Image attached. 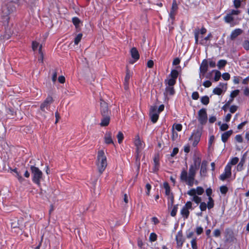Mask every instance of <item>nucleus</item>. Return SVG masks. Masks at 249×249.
<instances>
[{
  "instance_id": "f257e3e1",
  "label": "nucleus",
  "mask_w": 249,
  "mask_h": 249,
  "mask_svg": "<svg viewBox=\"0 0 249 249\" xmlns=\"http://www.w3.org/2000/svg\"><path fill=\"white\" fill-rule=\"evenodd\" d=\"M200 163L201 159L200 158L197 157L194 158L193 163L190 166L188 173L185 169L182 170L180 175V180L186 182L190 187L193 186L194 184H198V181L195 180V176Z\"/></svg>"
},
{
  "instance_id": "f03ea898",
  "label": "nucleus",
  "mask_w": 249,
  "mask_h": 249,
  "mask_svg": "<svg viewBox=\"0 0 249 249\" xmlns=\"http://www.w3.org/2000/svg\"><path fill=\"white\" fill-rule=\"evenodd\" d=\"M107 164V157L104 151L103 150H99L97 154L96 165L100 174L105 171Z\"/></svg>"
},
{
  "instance_id": "7ed1b4c3",
  "label": "nucleus",
  "mask_w": 249,
  "mask_h": 249,
  "mask_svg": "<svg viewBox=\"0 0 249 249\" xmlns=\"http://www.w3.org/2000/svg\"><path fill=\"white\" fill-rule=\"evenodd\" d=\"M31 171L33 176V181L38 186L40 185V180L42 178L43 173L38 167L32 165Z\"/></svg>"
},
{
  "instance_id": "20e7f679",
  "label": "nucleus",
  "mask_w": 249,
  "mask_h": 249,
  "mask_svg": "<svg viewBox=\"0 0 249 249\" xmlns=\"http://www.w3.org/2000/svg\"><path fill=\"white\" fill-rule=\"evenodd\" d=\"M135 145L136 147V160H140V153L144 147V143L141 141L140 137L137 135L136 136L135 140L134 141Z\"/></svg>"
},
{
  "instance_id": "39448f33",
  "label": "nucleus",
  "mask_w": 249,
  "mask_h": 249,
  "mask_svg": "<svg viewBox=\"0 0 249 249\" xmlns=\"http://www.w3.org/2000/svg\"><path fill=\"white\" fill-rule=\"evenodd\" d=\"M201 129L202 128L194 131L189 138V141H193L192 144L194 147L196 146L200 141L201 136Z\"/></svg>"
},
{
  "instance_id": "423d86ee",
  "label": "nucleus",
  "mask_w": 249,
  "mask_h": 249,
  "mask_svg": "<svg viewBox=\"0 0 249 249\" xmlns=\"http://www.w3.org/2000/svg\"><path fill=\"white\" fill-rule=\"evenodd\" d=\"M197 119L200 124L204 125L208 120L207 113L205 108H201L198 111Z\"/></svg>"
},
{
  "instance_id": "0eeeda50",
  "label": "nucleus",
  "mask_w": 249,
  "mask_h": 249,
  "mask_svg": "<svg viewBox=\"0 0 249 249\" xmlns=\"http://www.w3.org/2000/svg\"><path fill=\"white\" fill-rule=\"evenodd\" d=\"M192 209V203L191 201H187L180 211V214L184 219H187L189 217V210Z\"/></svg>"
},
{
  "instance_id": "6e6552de",
  "label": "nucleus",
  "mask_w": 249,
  "mask_h": 249,
  "mask_svg": "<svg viewBox=\"0 0 249 249\" xmlns=\"http://www.w3.org/2000/svg\"><path fill=\"white\" fill-rule=\"evenodd\" d=\"M100 112L102 116L110 115V114L108 104L102 99H100Z\"/></svg>"
},
{
  "instance_id": "1a4fd4ad",
  "label": "nucleus",
  "mask_w": 249,
  "mask_h": 249,
  "mask_svg": "<svg viewBox=\"0 0 249 249\" xmlns=\"http://www.w3.org/2000/svg\"><path fill=\"white\" fill-rule=\"evenodd\" d=\"M159 113L157 111V107L152 106L150 109V116L152 122L155 123L158 120L159 117Z\"/></svg>"
},
{
  "instance_id": "9d476101",
  "label": "nucleus",
  "mask_w": 249,
  "mask_h": 249,
  "mask_svg": "<svg viewBox=\"0 0 249 249\" xmlns=\"http://www.w3.org/2000/svg\"><path fill=\"white\" fill-rule=\"evenodd\" d=\"M53 102V98L51 96H48L40 105V108L41 111L45 112L46 110H48L49 109L50 106Z\"/></svg>"
},
{
  "instance_id": "9b49d317",
  "label": "nucleus",
  "mask_w": 249,
  "mask_h": 249,
  "mask_svg": "<svg viewBox=\"0 0 249 249\" xmlns=\"http://www.w3.org/2000/svg\"><path fill=\"white\" fill-rule=\"evenodd\" d=\"M23 222V219L22 218H20V219H17L15 218V219L11 220V226L12 228H19L20 230L23 229V225L22 223Z\"/></svg>"
},
{
  "instance_id": "f8f14e48",
  "label": "nucleus",
  "mask_w": 249,
  "mask_h": 249,
  "mask_svg": "<svg viewBox=\"0 0 249 249\" xmlns=\"http://www.w3.org/2000/svg\"><path fill=\"white\" fill-rule=\"evenodd\" d=\"M231 175V167H230L229 165H227L225 167L224 173L220 176L219 179L224 181L227 178H230Z\"/></svg>"
},
{
  "instance_id": "ddd939ff",
  "label": "nucleus",
  "mask_w": 249,
  "mask_h": 249,
  "mask_svg": "<svg viewBox=\"0 0 249 249\" xmlns=\"http://www.w3.org/2000/svg\"><path fill=\"white\" fill-rule=\"evenodd\" d=\"M12 5V3L8 5H4L2 6L1 12L2 16L7 17L14 10V7H10Z\"/></svg>"
},
{
  "instance_id": "4468645a",
  "label": "nucleus",
  "mask_w": 249,
  "mask_h": 249,
  "mask_svg": "<svg viewBox=\"0 0 249 249\" xmlns=\"http://www.w3.org/2000/svg\"><path fill=\"white\" fill-rule=\"evenodd\" d=\"M176 240L177 242V246L179 248L182 247L185 241V239L183 237V233L181 231H179L177 232V234L176 236Z\"/></svg>"
},
{
  "instance_id": "2eb2a0df",
  "label": "nucleus",
  "mask_w": 249,
  "mask_h": 249,
  "mask_svg": "<svg viewBox=\"0 0 249 249\" xmlns=\"http://www.w3.org/2000/svg\"><path fill=\"white\" fill-rule=\"evenodd\" d=\"M178 7L176 0L173 1L172 8L169 13V16L172 19L175 18V16L176 14V12L178 10Z\"/></svg>"
},
{
  "instance_id": "dca6fc26",
  "label": "nucleus",
  "mask_w": 249,
  "mask_h": 249,
  "mask_svg": "<svg viewBox=\"0 0 249 249\" xmlns=\"http://www.w3.org/2000/svg\"><path fill=\"white\" fill-rule=\"evenodd\" d=\"M243 30L240 28H237L233 30L230 35V38L231 40H234L238 36L241 35Z\"/></svg>"
},
{
  "instance_id": "f3484780",
  "label": "nucleus",
  "mask_w": 249,
  "mask_h": 249,
  "mask_svg": "<svg viewBox=\"0 0 249 249\" xmlns=\"http://www.w3.org/2000/svg\"><path fill=\"white\" fill-rule=\"evenodd\" d=\"M206 29L205 28H202L200 31L198 30H196L194 32L195 38V43L197 44L198 43V37L199 34L204 35L206 33Z\"/></svg>"
},
{
  "instance_id": "a211bd4d",
  "label": "nucleus",
  "mask_w": 249,
  "mask_h": 249,
  "mask_svg": "<svg viewBox=\"0 0 249 249\" xmlns=\"http://www.w3.org/2000/svg\"><path fill=\"white\" fill-rule=\"evenodd\" d=\"M226 85H227L226 84L220 83L219 85L220 87H216L214 88L213 89V92L214 94H216L218 95H221L223 92L222 89H224V88L226 89Z\"/></svg>"
},
{
  "instance_id": "6ab92c4d",
  "label": "nucleus",
  "mask_w": 249,
  "mask_h": 249,
  "mask_svg": "<svg viewBox=\"0 0 249 249\" xmlns=\"http://www.w3.org/2000/svg\"><path fill=\"white\" fill-rule=\"evenodd\" d=\"M160 158L159 155L157 154L155 156L154 158V166L153 168V171L154 172H156L159 170V166H160Z\"/></svg>"
},
{
  "instance_id": "aec40b11",
  "label": "nucleus",
  "mask_w": 249,
  "mask_h": 249,
  "mask_svg": "<svg viewBox=\"0 0 249 249\" xmlns=\"http://www.w3.org/2000/svg\"><path fill=\"white\" fill-rule=\"evenodd\" d=\"M104 141L107 144L111 143L114 144L111 132H107L106 133L104 137Z\"/></svg>"
},
{
  "instance_id": "412c9836",
  "label": "nucleus",
  "mask_w": 249,
  "mask_h": 249,
  "mask_svg": "<svg viewBox=\"0 0 249 249\" xmlns=\"http://www.w3.org/2000/svg\"><path fill=\"white\" fill-rule=\"evenodd\" d=\"M10 170L11 173H14V176L18 178V179L20 183H22L24 181V179L22 178L21 175L18 171V170L17 168H15L14 169L10 168Z\"/></svg>"
},
{
  "instance_id": "4be33fe9",
  "label": "nucleus",
  "mask_w": 249,
  "mask_h": 249,
  "mask_svg": "<svg viewBox=\"0 0 249 249\" xmlns=\"http://www.w3.org/2000/svg\"><path fill=\"white\" fill-rule=\"evenodd\" d=\"M103 118L101 119L100 125L102 126H106L108 125L110 122L109 115L102 116Z\"/></svg>"
},
{
  "instance_id": "5701e85b",
  "label": "nucleus",
  "mask_w": 249,
  "mask_h": 249,
  "mask_svg": "<svg viewBox=\"0 0 249 249\" xmlns=\"http://www.w3.org/2000/svg\"><path fill=\"white\" fill-rule=\"evenodd\" d=\"M208 68V65L207 63V61L206 60H204L200 67V72L202 73L203 74H204L207 71Z\"/></svg>"
},
{
  "instance_id": "b1692460",
  "label": "nucleus",
  "mask_w": 249,
  "mask_h": 249,
  "mask_svg": "<svg viewBox=\"0 0 249 249\" xmlns=\"http://www.w3.org/2000/svg\"><path fill=\"white\" fill-rule=\"evenodd\" d=\"M207 173V162L203 161L200 168V174L201 176H205Z\"/></svg>"
},
{
  "instance_id": "393cba45",
  "label": "nucleus",
  "mask_w": 249,
  "mask_h": 249,
  "mask_svg": "<svg viewBox=\"0 0 249 249\" xmlns=\"http://www.w3.org/2000/svg\"><path fill=\"white\" fill-rule=\"evenodd\" d=\"M232 133V131L231 130L226 131L223 133L221 135V140L223 142H226L229 138L231 136V135Z\"/></svg>"
},
{
  "instance_id": "a878e982",
  "label": "nucleus",
  "mask_w": 249,
  "mask_h": 249,
  "mask_svg": "<svg viewBox=\"0 0 249 249\" xmlns=\"http://www.w3.org/2000/svg\"><path fill=\"white\" fill-rule=\"evenodd\" d=\"M130 53L131 56L133 58H134L136 60H137L139 59L140 55L138 50L136 48H132L130 51Z\"/></svg>"
},
{
  "instance_id": "bb28decb",
  "label": "nucleus",
  "mask_w": 249,
  "mask_h": 249,
  "mask_svg": "<svg viewBox=\"0 0 249 249\" xmlns=\"http://www.w3.org/2000/svg\"><path fill=\"white\" fill-rule=\"evenodd\" d=\"M212 35L211 33H209L207 36H206L203 39H202L200 41L199 43L203 45H207V41L210 40V38H211Z\"/></svg>"
},
{
  "instance_id": "cd10ccee",
  "label": "nucleus",
  "mask_w": 249,
  "mask_h": 249,
  "mask_svg": "<svg viewBox=\"0 0 249 249\" xmlns=\"http://www.w3.org/2000/svg\"><path fill=\"white\" fill-rule=\"evenodd\" d=\"M245 162V159L244 157H243L241 159L239 163L237 164L236 166V169L238 171H241L243 169V166Z\"/></svg>"
},
{
  "instance_id": "c85d7f7f",
  "label": "nucleus",
  "mask_w": 249,
  "mask_h": 249,
  "mask_svg": "<svg viewBox=\"0 0 249 249\" xmlns=\"http://www.w3.org/2000/svg\"><path fill=\"white\" fill-rule=\"evenodd\" d=\"M224 21L227 23H230L234 20L233 16L228 13L224 18Z\"/></svg>"
},
{
  "instance_id": "c756f323",
  "label": "nucleus",
  "mask_w": 249,
  "mask_h": 249,
  "mask_svg": "<svg viewBox=\"0 0 249 249\" xmlns=\"http://www.w3.org/2000/svg\"><path fill=\"white\" fill-rule=\"evenodd\" d=\"M163 187L165 191V195L167 196L172 195V193L170 192V187L167 182H164L163 183Z\"/></svg>"
},
{
  "instance_id": "7c9ffc66",
  "label": "nucleus",
  "mask_w": 249,
  "mask_h": 249,
  "mask_svg": "<svg viewBox=\"0 0 249 249\" xmlns=\"http://www.w3.org/2000/svg\"><path fill=\"white\" fill-rule=\"evenodd\" d=\"M175 90L173 87L166 86L165 88V93L167 95H172L174 94Z\"/></svg>"
},
{
  "instance_id": "2f4dec72",
  "label": "nucleus",
  "mask_w": 249,
  "mask_h": 249,
  "mask_svg": "<svg viewBox=\"0 0 249 249\" xmlns=\"http://www.w3.org/2000/svg\"><path fill=\"white\" fill-rule=\"evenodd\" d=\"M176 80L173 78H170L169 79H166L165 80V83L166 86H171L173 87L174 85L176 84Z\"/></svg>"
},
{
  "instance_id": "473e14b6",
  "label": "nucleus",
  "mask_w": 249,
  "mask_h": 249,
  "mask_svg": "<svg viewBox=\"0 0 249 249\" xmlns=\"http://www.w3.org/2000/svg\"><path fill=\"white\" fill-rule=\"evenodd\" d=\"M197 238L196 237H193L191 241V244L192 249H198L197 245Z\"/></svg>"
},
{
  "instance_id": "72a5a7b5",
  "label": "nucleus",
  "mask_w": 249,
  "mask_h": 249,
  "mask_svg": "<svg viewBox=\"0 0 249 249\" xmlns=\"http://www.w3.org/2000/svg\"><path fill=\"white\" fill-rule=\"evenodd\" d=\"M239 161V159L237 157H234L232 158L231 160L228 162L227 165H229L230 167H231V165H234L236 164Z\"/></svg>"
},
{
  "instance_id": "f704fd0d",
  "label": "nucleus",
  "mask_w": 249,
  "mask_h": 249,
  "mask_svg": "<svg viewBox=\"0 0 249 249\" xmlns=\"http://www.w3.org/2000/svg\"><path fill=\"white\" fill-rule=\"evenodd\" d=\"M209 201L207 203V208L208 209H211L214 207V201L213 199L211 197V196H210L208 198Z\"/></svg>"
},
{
  "instance_id": "c9c22d12",
  "label": "nucleus",
  "mask_w": 249,
  "mask_h": 249,
  "mask_svg": "<svg viewBox=\"0 0 249 249\" xmlns=\"http://www.w3.org/2000/svg\"><path fill=\"white\" fill-rule=\"evenodd\" d=\"M38 53L40 55L38 57V60L39 62L43 63V53L42 51V45H40L39 47Z\"/></svg>"
},
{
  "instance_id": "e433bc0d",
  "label": "nucleus",
  "mask_w": 249,
  "mask_h": 249,
  "mask_svg": "<svg viewBox=\"0 0 249 249\" xmlns=\"http://www.w3.org/2000/svg\"><path fill=\"white\" fill-rule=\"evenodd\" d=\"M178 75V71L176 70H172L171 73L170 74V76H171V78L174 79L176 80Z\"/></svg>"
},
{
  "instance_id": "4c0bfd02",
  "label": "nucleus",
  "mask_w": 249,
  "mask_h": 249,
  "mask_svg": "<svg viewBox=\"0 0 249 249\" xmlns=\"http://www.w3.org/2000/svg\"><path fill=\"white\" fill-rule=\"evenodd\" d=\"M168 198V207H171L173 206L174 203V196L173 194L167 196Z\"/></svg>"
},
{
  "instance_id": "58836bf2",
  "label": "nucleus",
  "mask_w": 249,
  "mask_h": 249,
  "mask_svg": "<svg viewBox=\"0 0 249 249\" xmlns=\"http://www.w3.org/2000/svg\"><path fill=\"white\" fill-rule=\"evenodd\" d=\"M72 21L73 24L75 25L76 28H77L79 26V24L81 22L79 18L77 17H74L72 18Z\"/></svg>"
},
{
  "instance_id": "ea45409f",
  "label": "nucleus",
  "mask_w": 249,
  "mask_h": 249,
  "mask_svg": "<svg viewBox=\"0 0 249 249\" xmlns=\"http://www.w3.org/2000/svg\"><path fill=\"white\" fill-rule=\"evenodd\" d=\"M209 98L207 96H204L201 97V102L205 105H207L209 103Z\"/></svg>"
},
{
  "instance_id": "a19ab883",
  "label": "nucleus",
  "mask_w": 249,
  "mask_h": 249,
  "mask_svg": "<svg viewBox=\"0 0 249 249\" xmlns=\"http://www.w3.org/2000/svg\"><path fill=\"white\" fill-rule=\"evenodd\" d=\"M82 36L83 35L81 33L77 35V36L74 38V43L75 45H77L81 41Z\"/></svg>"
},
{
  "instance_id": "79ce46f5",
  "label": "nucleus",
  "mask_w": 249,
  "mask_h": 249,
  "mask_svg": "<svg viewBox=\"0 0 249 249\" xmlns=\"http://www.w3.org/2000/svg\"><path fill=\"white\" fill-rule=\"evenodd\" d=\"M226 64V60L223 59L220 60L217 63V66L219 69H220L221 68L224 67Z\"/></svg>"
},
{
  "instance_id": "37998d69",
  "label": "nucleus",
  "mask_w": 249,
  "mask_h": 249,
  "mask_svg": "<svg viewBox=\"0 0 249 249\" xmlns=\"http://www.w3.org/2000/svg\"><path fill=\"white\" fill-rule=\"evenodd\" d=\"M157 235L155 233L152 232L150 233L149 236V240L150 242H154L157 240Z\"/></svg>"
},
{
  "instance_id": "c03bdc74",
  "label": "nucleus",
  "mask_w": 249,
  "mask_h": 249,
  "mask_svg": "<svg viewBox=\"0 0 249 249\" xmlns=\"http://www.w3.org/2000/svg\"><path fill=\"white\" fill-rule=\"evenodd\" d=\"M221 76V72L218 71H215V75L214 77V80L215 81H218Z\"/></svg>"
},
{
  "instance_id": "a18cd8bd",
  "label": "nucleus",
  "mask_w": 249,
  "mask_h": 249,
  "mask_svg": "<svg viewBox=\"0 0 249 249\" xmlns=\"http://www.w3.org/2000/svg\"><path fill=\"white\" fill-rule=\"evenodd\" d=\"M220 191L222 194L225 195L228 191V188L226 186L223 185L220 187Z\"/></svg>"
},
{
  "instance_id": "49530a36",
  "label": "nucleus",
  "mask_w": 249,
  "mask_h": 249,
  "mask_svg": "<svg viewBox=\"0 0 249 249\" xmlns=\"http://www.w3.org/2000/svg\"><path fill=\"white\" fill-rule=\"evenodd\" d=\"M118 141L119 143H121L124 139V135L121 132H119L117 135Z\"/></svg>"
},
{
  "instance_id": "de8ad7c7",
  "label": "nucleus",
  "mask_w": 249,
  "mask_h": 249,
  "mask_svg": "<svg viewBox=\"0 0 249 249\" xmlns=\"http://www.w3.org/2000/svg\"><path fill=\"white\" fill-rule=\"evenodd\" d=\"M207 205L205 202H200L199 205V208L201 211H205L206 210Z\"/></svg>"
},
{
  "instance_id": "09e8293b",
  "label": "nucleus",
  "mask_w": 249,
  "mask_h": 249,
  "mask_svg": "<svg viewBox=\"0 0 249 249\" xmlns=\"http://www.w3.org/2000/svg\"><path fill=\"white\" fill-rule=\"evenodd\" d=\"M191 199L192 201H194L195 202H196L197 204L200 203L201 200V197H199L197 196H194V197H193Z\"/></svg>"
},
{
  "instance_id": "8fccbe9b",
  "label": "nucleus",
  "mask_w": 249,
  "mask_h": 249,
  "mask_svg": "<svg viewBox=\"0 0 249 249\" xmlns=\"http://www.w3.org/2000/svg\"><path fill=\"white\" fill-rule=\"evenodd\" d=\"M178 211V205H175L171 212V215L172 216H176Z\"/></svg>"
},
{
  "instance_id": "3c124183",
  "label": "nucleus",
  "mask_w": 249,
  "mask_h": 249,
  "mask_svg": "<svg viewBox=\"0 0 249 249\" xmlns=\"http://www.w3.org/2000/svg\"><path fill=\"white\" fill-rule=\"evenodd\" d=\"M238 108V107L237 106L232 105L230 107V111L231 113H234L237 111Z\"/></svg>"
},
{
  "instance_id": "603ef678",
  "label": "nucleus",
  "mask_w": 249,
  "mask_h": 249,
  "mask_svg": "<svg viewBox=\"0 0 249 249\" xmlns=\"http://www.w3.org/2000/svg\"><path fill=\"white\" fill-rule=\"evenodd\" d=\"M239 92V90L238 89L234 90L232 91L231 93L230 97L233 99L234 97H235L236 96H237L238 95Z\"/></svg>"
},
{
  "instance_id": "864d4df0",
  "label": "nucleus",
  "mask_w": 249,
  "mask_h": 249,
  "mask_svg": "<svg viewBox=\"0 0 249 249\" xmlns=\"http://www.w3.org/2000/svg\"><path fill=\"white\" fill-rule=\"evenodd\" d=\"M196 191V194L198 195H201L204 193V189L201 187H197Z\"/></svg>"
},
{
  "instance_id": "5fc2aeb1",
  "label": "nucleus",
  "mask_w": 249,
  "mask_h": 249,
  "mask_svg": "<svg viewBox=\"0 0 249 249\" xmlns=\"http://www.w3.org/2000/svg\"><path fill=\"white\" fill-rule=\"evenodd\" d=\"M41 45H39V43L36 41H33L32 42V49L33 51H35L36 50L37 47L40 46Z\"/></svg>"
},
{
  "instance_id": "6e6d98bb",
  "label": "nucleus",
  "mask_w": 249,
  "mask_h": 249,
  "mask_svg": "<svg viewBox=\"0 0 249 249\" xmlns=\"http://www.w3.org/2000/svg\"><path fill=\"white\" fill-rule=\"evenodd\" d=\"M241 3V0H234L233 5L236 8H238L240 7Z\"/></svg>"
},
{
  "instance_id": "4d7b16f0",
  "label": "nucleus",
  "mask_w": 249,
  "mask_h": 249,
  "mask_svg": "<svg viewBox=\"0 0 249 249\" xmlns=\"http://www.w3.org/2000/svg\"><path fill=\"white\" fill-rule=\"evenodd\" d=\"M187 194L189 195V196H192L193 197H194V196H196V189L193 188V189H191V190H190Z\"/></svg>"
},
{
  "instance_id": "13d9d810",
  "label": "nucleus",
  "mask_w": 249,
  "mask_h": 249,
  "mask_svg": "<svg viewBox=\"0 0 249 249\" xmlns=\"http://www.w3.org/2000/svg\"><path fill=\"white\" fill-rule=\"evenodd\" d=\"M52 81L55 82L57 79V71L55 70H53Z\"/></svg>"
},
{
  "instance_id": "bf43d9fd",
  "label": "nucleus",
  "mask_w": 249,
  "mask_h": 249,
  "mask_svg": "<svg viewBox=\"0 0 249 249\" xmlns=\"http://www.w3.org/2000/svg\"><path fill=\"white\" fill-rule=\"evenodd\" d=\"M240 13V11L238 10H231L230 11L229 14H231V16L238 15Z\"/></svg>"
},
{
  "instance_id": "052dcab7",
  "label": "nucleus",
  "mask_w": 249,
  "mask_h": 249,
  "mask_svg": "<svg viewBox=\"0 0 249 249\" xmlns=\"http://www.w3.org/2000/svg\"><path fill=\"white\" fill-rule=\"evenodd\" d=\"M244 48L246 50H249V41L245 40L243 43Z\"/></svg>"
},
{
  "instance_id": "680f3d73",
  "label": "nucleus",
  "mask_w": 249,
  "mask_h": 249,
  "mask_svg": "<svg viewBox=\"0 0 249 249\" xmlns=\"http://www.w3.org/2000/svg\"><path fill=\"white\" fill-rule=\"evenodd\" d=\"M196 231L197 235L201 234L203 231V229L202 227L199 226L196 228Z\"/></svg>"
},
{
  "instance_id": "e2e57ef3",
  "label": "nucleus",
  "mask_w": 249,
  "mask_h": 249,
  "mask_svg": "<svg viewBox=\"0 0 249 249\" xmlns=\"http://www.w3.org/2000/svg\"><path fill=\"white\" fill-rule=\"evenodd\" d=\"M192 97L194 100H197L199 98V94L197 91H195L192 93Z\"/></svg>"
},
{
  "instance_id": "0e129e2a",
  "label": "nucleus",
  "mask_w": 249,
  "mask_h": 249,
  "mask_svg": "<svg viewBox=\"0 0 249 249\" xmlns=\"http://www.w3.org/2000/svg\"><path fill=\"white\" fill-rule=\"evenodd\" d=\"M178 148H177V147H175L173 149L172 153H171V157H174L176 155H177L178 154Z\"/></svg>"
},
{
  "instance_id": "69168bd1",
  "label": "nucleus",
  "mask_w": 249,
  "mask_h": 249,
  "mask_svg": "<svg viewBox=\"0 0 249 249\" xmlns=\"http://www.w3.org/2000/svg\"><path fill=\"white\" fill-rule=\"evenodd\" d=\"M222 78L225 80H228L230 79V75L229 73H224L222 75Z\"/></svg>"
},
{
  "instance_id": "338daca9",
  "label": "nucleus",
  "mask_w": 249,
  "mask_h": 249,
  "mask_svg": "<svg viewBox=\"0 0 249 249\" xmlns=\"http://www.w3.org/2000/svg\"><path fill=\"white\" fill-rule=\"evenodd\" d=\"M229 126L226 124H223L221 125L220 128L222 131H225L228 129Z\"/></svg>"
},
{
  "instance_id": "774afa93",
  "label": "nucleus",
  "mask_w": 249,
  "mask_h": 249,
  "mask_svg": "<svg viewBox=\"0 0 249 249\" xmlns=\"http://www.w3.org/2000/svg\"><path fill=\"white\" fill-rule=\"evenodd\" d=\"M203 85L206 88H209L212 85V83L209 80H206L204 82Z\"/></svg>"
}]
</instances>
